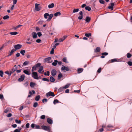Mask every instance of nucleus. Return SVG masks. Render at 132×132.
I'll list each match as a JSON object with an SVG mask.
<instances>
[{
  "label": "nucleus",
  "mask_w": 132,
  "mask_h": 132,
  "mask_svg": "<svg viewBox=\"0 0 132 132\" xmlns=\"http://www.w3.org/2000/svg\"><path fill=\"white\" fill-rule=\"evenodd\" d=\"M94 51L96 53L99 52L100 51V48L99 47H97L96 49H94Z\"/></svg>",
  "instance_id": "412c9836"
},
{
  "label": "nucleus",
  "mask_w": 132,
  "mask_h": 132,
  "mask_svg": "<svg viewBox=\"0 0 132 132\" xmlns=\"http://www.w3.org/2000/svg\"><path fill=\"white\" fill-rule=\"evenodd\" d=\"M32 77L34 79L38 80L39 79L37 73L36 72H33L31 73Z\"/></svg>",
  "instance_id": "f257e3e1"
},
{
  "label": "nucleus",
  "mask_w": 132,
  "mask_h": 132,
  "mask_svg": "<svg viewBox=\"0 0 132 132\" xmlns=\"http://www.w3.org/2000/svg\"><path fill=\"white\" fill-rule=\"evenodd\" d=\"M61 14V13L60 12H57L54 14V15L55 16H56L59 15H60Z\"/></svg>",
  "instance_id": "cd10ccee"
},
{
  "label": "nucleus",
  "mask_w": 132,
  "mask_h": 132,
  "mask_svg": "<svg viewBox=\"0 0 132 132\" xmlns=\"http://www.w3.org/2000/svg\"><path fill=\"white\" fill-rule=\"evenodd\" d=\"M91 20L90 18L88 16H87L86 17V19L85 20L86 22H89Z\"/></svg>",
  "instance_id": "4be33fe9"
},
{
  "label": "nucleus",
  "mask_w": 132,
  "mask_h": 132,
  "mask_svg": "<svg viewBox=\"0 0 132 132\" xmlns=\"http://www.w3.org/2000/svg\"><path fill=\"white\" fill-rule=\"evenodd\" d=\"M39 4L37 3L35 4V9L37 11H39L41 9V7L38 6L39 5Z\"/></svg>",
  "instance_id": "423d86ee"
},
{
  "label": "nucleus",
  "mask_w": 132,
  "mask_h": 132,
  "mask_svg": "<svg viewBox=\"0 0 132 132\" xmlns=\"http://www.w3.org/2000/svg\"><path fill=\"white\" fill-rule=\"evenodd\" d=\"M50 80L51 82H53L55 81V79L53 77L51 76L50 77Z\"/></svg>",
  "instance_id": "c756f323"
},
{
  "label": "nucleus",
  "mask_w": 132,
  "mask_h": 132,
  "mask_svg": "<svg viewBox=\"0 0 132 132\" xmlns=\"http://www.w3.org/2000/svg\"><path fill=\"white\" fill-rule=\"evenodd\" d=\"M54 6V3H52L51 4H49L48 5V7L49 9L52 8H53Z\"/></svg>",
  "instance_id": "393cba45"
},
{
  "label": "nucleus",
  "mask_w": 132,
  "mask_h": 132,
  "mask_svg": "<svg viewBox=\"0 0 132 132\" xmlns=\"http://www.w3.org/2000/svg\"><path fill=\"white\" fill-rule=\"evenodd\" d=\"M38 104L37 102H35L34 103L33 106L34 108L38 106Z\"/></svg>",
  "instance_id": "79ce46f5"
},
{
  "label": "nucleus",
  "mask_w": 132,
  "mask_h": 132,
  "mask_svg": "<svg viewBox=\"0 0 132 132\" xmlns=\"http://www.w3.org/2000/svg\"><path fill=\"white\" fill-rule=\"evenodd\" d=\"M59 102L58 100L57 99H55L54 100L53 104H55L57 103H58Z\"/></svg>",
  "instance_id": "58836bf2"
},
{
  "label": "nucleus",
  "mask_w": 132,
  "mask_h": 132,
  "mask_svg": "<svg viewBox=\"0 0 132 132\" xmlns=\"http://www.w3.org/2000/svg\"><path fill=\"white\" fill-rule=\"evenodd\" d=\"M9 34L13 35H15L18 34V33L17 32H11L9 33Z\"/></svg>",
  "instance_id": "bb28decb"
},
{
  "label": "nucleus",
  "mask_w": 132,
  "mask_h": 132,
  "mask_svg": "<svg viewBox=\"0 0 132 132\" xmlns=\"http://www.w3.org/2000/svg\"><path fill=\"white\" fill-rule=\"evenodd\" d=\"M40 98V96L39 95H37L35 97V100L36 101H38Z\"/></svg>",
  "instance_id": "473e14b6"
},
{
  "label": "nucleus",
  "mask_w": 132,
  "mask_h": 132,
  "mask_svg": "<svg viewBox=\"0 0 132 132\" xmlns=\"http://www.w3.org/2000/svg\"><path fill=\"white\" fill-rule=\"evenodd\" d=\"M54 50L53 49V48H52L50 52V54H53L54 53Z\"/></svg>",
  "instance_id": "5fc2aeb1"
},
{
  "label": "nucleus",
  "mask_w": 132,
  "mask_h": 132,
  "mask_svg": "<svg viewBox=\"0 0 132 132\" xmlns=\"http://www.w3.org/2000/svg\"><path fill=\"white\" fill-rule=\"evenodd\" d=\"M45 116L44 115H43L41 116L40 118L41 119H45Z\"/></svg>",
  "instance_id": "864d4df0"
},
{
  "label": "nucleus",
  "mask_w": 132,
  "mask_h": 132,
  "mask_svg": "<svg viewBox=\"0 0 132 132\" xmlns=\"http://www.w3.org/2000/svg\"><path fill=\"white\" fill-rule=\"evenodd\" d=\"M79 11V9H74L73 10V13H75L78 12Z\"/></svg>",
  "instance_id": "ea45409f"
},
{
  "label": "nucleus",
  "mask_w": 132,
  "mask_h": 132,
  "mask_svg": "<svg viewBox=\"0 0 132 132\" xmlns=\"http://www.w3.org/2000/svg\"><path fill=\"white\" fill-rule=\"evenodd\" d=\"M114 5V3H112L110 4V6L108 7L109 9H111V10H113V7Z\"/></svg>",
  "instance_id": "1a4fd4ad"
},
{
  "label": "nucleus",
  "mask_w": 132,
  "mask_h": 132,
  "mask_svg": "<svg viewBox=\"0 0 132 132\" xmlns=\"http://www.w3.org/2000/svg\"><path fill=\"white\" fill-rule=\"evenodd\" d=\"M42 80L44 81H49V80L47 78H43L42 79Z\"/></svg>",
  "instance_id": "a18cd8bd"
},
{
  "label": "nucleus",
  "mask_w": 132,
  "mask_h": 132,
  "mask_svg": "<svg viewBox=\"0 0 132 132\" xmlns=\"http://www.w3.org/2000/svg\"><path fill=\"white\" fill-rule=\"evenodd\" d=\"M91 34L90 33H86L85 34V36L87 37H89L90 36H91Z\"/></svg>",
  "instance_id": "f704fd0d"
},
{
  "label": "nucleus",
  "mask_w": 132,
  "mask_h": 132,
  "mask_svg": "<svg viewBox=\"0 0 132 132\" xmlns=\"http://www.w3.org/2000/svg\"><path fill=\"white\" fill-rule=\"evenodd\" d=\"M29 123H27L26 125V127L27 128H28L29 127Z\"/></svg>",
  "instance_id": "6e6d98bb"
},
{
  "label": "nucleus",
  "mask_w": 132,
  "mask_h": 132,
  "mask_svg": "<svg viewBox=\"0 0 132 132\" xmlns=\"http://www.w3.org/2000/svg\"><path fill=\"white\" fill-rule=\"evenodd\" d=\"M29 62L28 61H25L23 63V66H26L27 64H28L29 63Z\"/></svg>",
  "instance_id": "e433bc0d"
},
{
  "label": "nucleus",
  "mask_w": 132,
  "mask_h": 132,
  "mask_svg": "<svg viewBox=\"0 0 132 132\" xmlns=\"http://www.w3.org/2000/svg\"><path fill=\"white\" fill-rule=\"evenodd\" d=\"M3 98L4 97L3 95L2 94H0V98L2 100Z\"/></svg>",
  "instance_id": "0e129e2a"
},
{
  "label": "nucleus",
  "mask_w": 132,
  "mask_h": 132,
  "mask_svg": "<svg viewBox=\"0 0 132 132\" xmlns=\"http://www.w3.org/2000/svg\"><path fill=\"white\" fill-rule=\"evenodd\" d=\"M70 85V84H67L64 86L61 87L58 90L60 92L61 91L63 90V89H66L68 88Z\"/></svg>",
  "instance_id": "f03ea898"
},
{
  "label": "nucleus",
  "mask_w": 132,
  "mask_h": 132,
  "mask_svg": "<svg viewBox=\"0 0 132 132\" xmlns=\"http://www.w3.org/2000/svg\"><path fill=\"white\" fill-rule=\"evenodd\" d=\"M12 115V114L11 113H9L7 115V117H11Z\"/></svg>",
  "instance_id": "69168bd1"
},
{
  "label": "nucleus",
  "mask_w": 132,
  "mask_h": 132,
  "mask_svg": "<svg viewBox=\"0 0 132 132\" xmlns=\"http://www.w3.org/2000/svg\"><path fill=\"white\" fill-rule=\"evenodd\" d=\"M42 127L43 129L46 130L49 132H51L50 127L49 126H42Z\"/></svg>",
  "instance_id": "7ed1b4c3"
},
{
  "label": "nucleus",
  "mask_w": 132,
  "mask_h": 132,
  "mask_svg": "<svg viewBox=\"0 0 132 132\" xmlns=\"http://www.w3.org/2000/svg\"><path fill=\"white\" fill-rule=\"evenodd\" d=\"M44 75L45 76L47 75V76H49L50 75V72L49 71H47V72H45Z\"/></svg>",
  "instance_id": "de8ad7c7"
},
{
  "label": "nucleus",
  "mask_w": 132,
  "mask_h": 132,
  "mask_svg": "<svg viewBox=\"0 0 132 132\" xmlns=\"http://www.w3.org/2000/svg\"><path fill=\"white\" fill-rule=\"evenodd\" d=\"M35 128L36 129H40V127L39 125H36L35 126Z\"/></svg>",
  "instance_id": "4d7b16f0"
},
{
  "label": "nucleus",
  "mask_w": 132,
  "mask_h": 132,
  "mask_svg": "<svg viewBox=\"0 0 132 132\" xmlns=\"http://www.w3.org/2000/svg\"><path fill=\"white\" fill-rule=\"evenodd\" d=\"M14 132H20L18 129H16L14 131Z\"/></svg>",
  "instance_id": "774afa93"
},
{
  "label": "nucleus",
  "mask_w": 132,
  "mask_h": 132,
  "mask_svg": "<svg viewBox=\"0 0 132 132\" xmlns=\"http://www.w3.org/2000/svg\"><path fill=\"white\" fill-rule=\"evenodd\" d=\"M49 15V14L48 13H46L44 15V17L45 19H47L48 16Z\"/></svg>",
  "instance_id": "c9c22d12"
},
{
  "label": "nucleus",
  "mask_w": 132,
  "mask_h": 132,
  "mask_svg": "<svg viewBox=\"0 0 132 132\" xmlns=\"http://www.w3.org/2000/svg\"><path fill=\"white\" fill-rule=\"evenodd\" d=\"M29 83L28 81H26L24 84V85L25 86H27L28 85Z\"/></svg>",
  "instance_id": "bf43d9fd"
},
{
  "label": "nucleus",
  "mask_w": 132,
  "mask_h": 132,
  "mask_svg": "<svg viewBox=\"0 0 132 132\" xmlns=\"http://www.w3.org/2000/svg\"><path fill=\"white\" fill-rule=\"evenodd\" d=\"M99 2L101 4H104V1L103 0H100Z\"/></svg>",
  "instance_id": "052dcab7"
},
{
  "label": "nucleus",
  "mask_w": 132,
  "mask_h": 132,
  "mask_svg": "<svg viewBox=\"0 0 132 132\" xmlns=\"http://www.w3.org/2000/svg\"><path fill=\"white\" fill-rule=\"evenodd\" d=\"M83 69L81 68H79L78 69V73H80L82 72L83 71Z\"/></svg>",
  "instance_id": "2f4dec72"
},
{
  "label": "nucleus",
  "mask_w": 132,
  "mask_h": 132,
  "mask_svg": "<svg viewBox=\"0 0 132 132\" xmlns=\"http://www.w3.org/2000/svg\"><path fill=\"white\" fill-rule=\"evenodd\" d=\"M36 69H37L34 66L33 67H32V69H31V71L33 72H34V71L36 70Z\"/></svg>",
  "instance_id": "37998d69"
},
{
  "label": "nucleus",
  "mask_w": 132,
  "mask_h": 132,
  "mask_svg": "<svg viewBox=\"0 0 132 132\" xmlns=\"http://www.w3.org/2000/svg\"><path fill=\"white\" fill-rule=\"evenodd\" d=\"M47 101V100L46 98H44L42 100V101L44 103L45 102H46Z\"/></svg>",
  "instance_id": "e2e57ef3"
},
{
  "label": "nucleus",
  "mask_w": 132,
  "mask_h": 132,
  "mask_svg": "<svg viewBox=\"0 0 132 132\" xmlns=\"http://www.w3.org/2000/svg\"><path fill=\"white\" fill-rule=\"evenodd\" d=\"M58 61L57 60H55L54 62L52 63V65L54 66H55L57 64Z\"/></svg>",
  "instance_id": "5701e85b"
},
{
  "label": "nucleus",
  "mask_w": 132,
  "mask_h": 132,
  "mask_svg": "<svg viewBox=\"0 0 132 132\" xmlns=\"http://www.w3.org/2000/svg\"><path fill=\"white\" fill-rule=\"evenodd\" d=\"M15 121V122L17 123L20 124V123H21V121L20 120H18L17 119H16Z\"/></svg>",
  "instance_id": "09e8293b"
},
{
  "label": "nucleus",
  "mask_w": 132,
  "mask_h": 132,
  "mask_svg": "<svg viewBox=\"0 0 132 132\" xmlns=\"http://www.w3.org/2000/svg\"><path fill=\"white\" fill-rule=\"evenodd\" d=\"M21 47L22 45L20 44L15 45L14 46V47L15 48L14 50L15 51L18 50Z\"/></svg>",
  "instance_id": "20e7f679"
},
{
  "label": "nucleus",
  "mask_w": 132,
  "mask_h": 132,
  "mask_svg": "<svg viewBox=\"0 0 132 132\" xmlns=\"http://www.w3.org/2000/svg\"><path fill=\"white\" fill-rule=\"evenodd\" d=\"M47 121L48 123L50 124H52L53 123L52 120L50 118H48L47 119Z\"/></svg>",
  "instance_id": "ddd939ff"
},
{
  "label": "nucleus",
  "mask_w": 132,
  "mask_h": 132,
  "mask_svg": "<svg viewBox=\"0 0 132 132\" xmlns=\"http://www.w3.org/2000/svg\"><path fill=\"white\" fill-rule=\"evenodd\" d=\"M22 26V25H18L16 26V27H15L14 28V30H16L18 28H19L21 26Z\"/></svg>",
  "instance_id": "a19ab883"
},
{
  "label": "nucleus",
  "mask_w": 132,
  "mask_h": 132,
  "mask_svg": "<svg viewBox=\"0 0 132 132\" xmlns=\"http://www.w3.org/2000/svg\"><path fill=\"white\" fill-rule=\"evenodd\" d=\"M35 85L36 84L35 83H34L32 82H31L30 83V86L31 87L33 88L34 87Z\"/></svg>",
  "instance_id": "a878e982"
},
{
  "label": "nucleus",
  "mask_w": 132,
  "mask_h": 132,
  "mask_svg": "<svg viewBox=\"0 0 132 132\" xmlns=\"http://www.w3.org/2000/svg\"><path fill=\"white\" fill-rule=\"evenodd\" d=\"M20 53L22 55H24L25 53H26V51L24 50H22L20 52Z\"/></svg>",
  "instance_id": "7c9ffc66"
},
{
  "label": "nucleus",
  "mask_w": 132,
  "mask_h": 132,
  "mask_svg": "<svg viewBox=\"0 0 132 132\" xmlns=\"http://www.w3.org/2000/svg\"><path fill=\"white\" fill-rule=\"evenodd\" d=\"M37 34L39 37H40L42 35V34L41 32H39L37 33Z\"/></svg>",
  "instance_id": "680f3d73"
},
{
  "label": "nucleus",
  "mask_w": 132,
  "mask_h": 132,
  "mask_svg": "<svg viewBox=\"0 0 132 132\" xmlns=\"http://www.w3.org/2000/svg\"><path fill=\"white\" fill-rule=\"evenodd\" d=\"M62 76V74L60 72L58 76V79L59 80L60 79Z\"/></svg>",
  "instance_id": "c85d7f7f"
},
{
  "label": "nucleus",
  "mask_w": 132,
  "mask_h": 132,
  "mask_svg": "<svg viewBox=\"0 0 132 132\" xmlns=\"http://www.w3.org/2000/svg\"><path fill=\"white\" fill-rule=\"evenodd\" d=\"M128 64L129 65L131 66L132 65V62L131 61H129L128 62Z\"/></svg>",
  "instance_id": "13d9d810"
},
{
  "label": "nucleus",
  "mask_w": 132,
  "mask_h": 132,
  "mask_svg": "<svg viewBox=\"0 0 132 132\" xmlns=\"http://www.w3.org/2000/svg\"><path fill=\"white\" fill-rule=\"evenodd\" d=\"M85 9L86 10H88V11H90L91 10V8L89 6H87L85 7Z\"/></svg>",
  "instance_id": "72a5a7b5"
},
{
  "label": "nucleus",
  "mask_w": 132,
  "mask_h": 132,
  "mask_svg": "<svg viewBox=\"0 0 132 132\" xmlns=\"http://www.w3.org/2000/svg\"><path fill=\"white\" fill-rule=\"evenodd\" d=\"M3 72L2 70H0V76L1 77H3Z\"/></svg>",
  "instance_id": "8fccbe9b"
},
{
  "label": "nucleus",
  "mask_w": 132,
  "mask_h": 132,
  "mask_svg": "<svg viewBox=\"0 0 132 132\" xmlns=\"http://www.w3.org/2000/svg\"><path fill=\"white\" fill-rule=\"evenodd\" d=\"M79 14L80 15L78 17L79 20H81L83 18V13L82 11H80L79 13Z\"/></svg>",
  "instance_id": "9d476101"
},
{
  "label": "nucleus",
  "mask_w": 132,
  "mask_h": 132,
  "mask_svg": "<svg viewBox=\"0 0 132 132\" xmlns=\"http://www.w3.org/2000/svg\"><path fill=\"white\" fill-rule=\"evenodd\" d=\"M25 76L24 75H22L18 79V81L19 82L23 81L24 79Z\"/></svg>",
  "instance_id": "0eeeda50"
},
{
  "label": "nucleus",
  "mask_w": 132,
  "mask_h": 132,
  "mask_svg": "<svg viewBox=\"0 0 132 132\" xmlns=\"http://www.w3.org/2000/svg\"><path fill=\"white\" fill-rule=\"evenodd\" d=\"M61 69L62 70H65L67 71H68L69 70V69L68 68L65 66H63L61 68Z\"/></svg>",
  "instance_id": "4468645a"
},
{
  "label": "nucleus",
  "mask_w": 132,
  "mask_h": 132,
  "mask_svg": "<svg viewBox=\"0 0 132 132\" xmlns=\"http://www.w3.org/2000/svg\"><path fill=\"white\" fill-rule=\"evenodd\" d=\"M117 61V60L116 59H112L111 60V61L112 62H116Z\"/></svg>",
  "instance_id": "603ef678"
},
{
  "label": "nucleus",
  "mask_w": 132,
  "mask_h": 132,
  "mask_svg": "<svg viewBox=\"0 0 132 132\" xmlns=\"http://www.w3.org/2000/svg\"><path fill=\"white\" fill-rule=\"evenodd\" d=\"M32 36L33 38H36L37 37V34L36 33L34 32L32 33Z\"/></svg>",
  "instance_id": "dca6fc26"
},
{
  "label": "nucleus",
  "mask_w": 132,
  "mask_h": 132,
  "mask_svg": "<svg viewBox=\"0 0 132 132\" xmlns=\"http://www.w3.org/2000/svg\"><path fill=\"white\" fill-rule=\"evenodd\" d=\"M9 17L8 15H5L3 17V19L4 20H6V19H9Z\"/></svg>",
  "instance_id": "c03bdc74"
},
{
  "label": "nucleus",
  "mask_w": 132,
  "mask_h": 132,
  "mask_svg": "<svg viewBox=\"0 0 132 132\" xmlns=\"http://www.w3.org/2000/svg\"><path fill=\"white\" fill-rule=\"evenodd\" d=\"M41 65V64L40 63H38L36 65H35L34 66L37 69V68L38 67H40V65Z\"/></svg>",
  "instance_id": "4c0bfd02"
},
{
  "label": "nucleus",
  "mask_w": 132,
  "mask_h": 132,
  "mask_svg": "<svg viewBox=\"0 0 132 132\" xmlns=\"http://www.w3.org/2000/svg\"><path fill=\"white\" fill-rule=\"evenodd\" d=\"M39 70L38 71V72L40 73H42L43 72H42V71L43 70V67L42 66H41L39 68Z\"/></svg>",
  "instance_id": "6ab92c4d"
},
{
  "label": "nucleus",
  "mask_w": 132,
  "mask_h": 132,
  "mask_svg": "<svg viewBox=\"0 0 132 132\" xmlns=\"http://www.w3.org/2000/svg\"><path fill=\"white\" fill-rule=\"evenodd\" d=\"M15 71V69L14 70H13V69L12 70V72H9V71H6L5 72V73L8 75L9 76H10L12 72H14Z\"/></svg>",
  "instance_id": "f8f14e48"
},
{
  "label": "nucleus",
  "mask_w": 132,
  "mask_h": 132,
  "mask_svg": "<svg viewBox=\"0 0 132 132\" xmlns=\"http://www.w3.org/2000/svg\"><path fill=\"white\" fill-rule=\"evenodd\" d=\"M55 95L53 92H50L46 94V96L47 97L48 96H51L52 97H54Z\"/></svg>",
  "instance_id": "39448f33"
},
{
  "label": "nucleus",
  "mask_w": 132,
  "mask_h": 132,
  "mask_svg": "<svg viewBox=\"0 0 132 132\" xmlns=\"http://www.w3.org/2000/svg\"><path fill=\"white\" fill-rule=\"evenodd\" d=\"M66 37L65 36H64L63 38L59 39L58 40V42H63L66 38Z\"/></svg>",
  "instance_id": "2eb2a0df"
},
{
  "label": "nucleus",
  "mask_w": 132,
  "mask_h": 132,
  "mask_svg": "<svg viewBox=\"0 0 132 132\" xmlns=\"http://www.w3.org/2000/svg\"><path fill=\"white\" fill-rule=\"evenodd\" d=\"M57 71L55 69L53 70L51 72V75L52 76H54L56 74Z\"/></svg>",
  "instance_id": "9b49d317"
},
{
  "label": "nucleus",
  "mask_w": 132,
  "mask_h": 132,
  "mask_svg": "<svg viewBox=\"0 0 132 132\" xmlns=\"http://www.w3.org/2000/svg\"><path fill=\"white\" fill-rule=\"evenodd\" d=\"M53 16V15L52 14H51L50 15L49 14V15L48 16L49 17L47 19V21H50L52 18V17Z\"/></svg>",
  "instance_id": "a211bd4d"
},
{
  "label": "nucleus",
  "mask_w": 132,
  "mask_h": 132,
  "mask_svg": "<svg viewBox=\"0 0 132 132\" xmlns=\"http://www.w3.org/2000/svg\"><path fill=\"white\" fill-rule=\"evenodd\" d=\"M62 61L65 63L67 62V58L66 57H64L62 59Z\"/></svg>",
  "instance_id": "49530a36"
},
{
  "label": "nucleus",
  "mask_w": 132,
  "mask_h": 132,
  "mask_svg": "<svg viewBox=\"0 0 132 132\" xmlns=\"http://www.w3.org/2000/svg\"><path fill=\"white\" fill-rule=\"evenodd\" d=\"M23 72L26 75H29L31 74V72L27 70H24L23 71Z\"/></svg>",
  "instance_id": "f3484780"
},
{
  "label": "nucleus",
  "mask_w": 132,
  "mask_h": 132,
  "mask_svg": "<svg viewBox=\"0 0 132 132\" xmlns=\"http://www.w3.org/2000/svg\"><path fill=\"white\" fill-rule=\"evenodd\" d=\"M15 51L14 49H12L11 51L9 53V55H8V56H11L12 55V53Z\"/></svg>",
  "instance_id": "b1692460"
},
{
  "label": "nucleus",
  "mask_w": 132,
  "mask_h": 132,
  "mask_svg": "<svg viewBox=\"0 0 132 132\" xmlns=\"http://www.w3.org/2000/svg\"><path fill=\"white\" fill-rule=\"evenodd\" d=\"M101 71V68H100L98 69L97 71V72L98 73H100Z\"/></svg>",
  "instance_id": "338daca9"
},
{
  "label": "nucleus",
  "mask_w": 132,
  "mask_h": 132,
  "mask_svg": "<svg viewBox=\"0 0 132 132\" xmlns=\"http://www.w3.org/2000/svg\"><path fill=\"white\" fill-rule=\"evenodd\" d=\"M131 55L129 53H128L127 54V57L128 58H129L131 57Z\"/></svg>",
  "instance_id": "3c124183"
},
{
  "label": "nucleus",
  "mask_w": 132,
  "mask_h": 132,
  "mask_svg": "<svg viewBox=\"0 0 132 132\" xmlns=\"http://www.w3.org/2000/svg\"><path fill=\"white\" fill-rule=\"evenodd\" d=\"M108 53H107L106 52H104L102 53V56H101V57L102 58H103L105 57V56H106L108 55Z\"/></svg>",
  "instance_id": "aec40b11"
},
{
  "label": "nucleus",
  "mask_w": 132,
  "mask_h": 132,
  "mask_svg": "<svg viewBox=\"0 0 132 132\" xmlns=\"http://www.w3.org/2000/svg\"><path fill=\"white\" fill-rule=\"evenodd\" d=\"M51 57H47L44 60V62H47L48 63H50L49 61H50L51 59Z\"/></svg>",
  "instance_id": "6e6552de"
}]
</instances>
